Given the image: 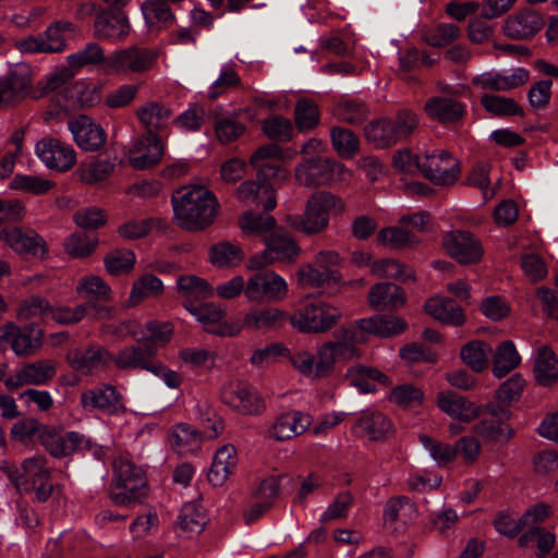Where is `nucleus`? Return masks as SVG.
Returning <instances> with one entry per match:
<instances>
[{
  "mask_svg": "<svg viewBox=\"0 0 558 558\" xmlns=\"http://www.w3.org/2000/svg\"><path fill=\"white\" fill-rule=\"evenodd\" d=\"M492 352V347L488 343L474 340L461 348L460 355L469 367L480 373L487 367Z\"/></svg>",
  "mask_w": 558,
  "mask_h": 558,
  "instance_id": "50",
  "label": "nucleus"
},
{
  "mask_svg": "<svg viewBox=\"0 0 558 558\" xmlns=\"http://www.w3.org/2000/svg\"><path fill=\"white\" fill-rule=\"evenodd\" d=\"M283 149L277 144H268L260 146L250 159L251 165L258 170V175L264 177H278L283 180L289 178V171L279 166L264 163L259 165L260 161L267 159H284Z\"/></svg>",
  "mask_w": 558,
  "mask_h": 558,
  "instance_id": "43",
  "label": "nucleus"
},
{
  "mask_svg": "<svg viewBox=\"0 0 558 558\" xmlns=\"http://www.w3.org/2000/svg\"><path fill=\"white\" fill-rule=\"evenodd\" d=\"M436 404L441 412L465 424L483 414V407L450 390L439 391Z\"/></svg>",
  "mask_w": 558,
  "mask_h": 558,
  "instance_id": "24",
  "label": "nucleus"
},
{
  "mask_svg": "<svg viewBox=\"0 0 558 558\" xmlns=\"http://www.w3.org/2000/svg\"><path fill=\"white\" fill-rule=\"evenodd\" d=\"M160 222L155 218L130 219L120 225L117 232L122 239L134 241L147 236Z\"/></svg>",
  "mask_w": 558,
  "mask_h": 558,
  "instance_id": "60",
  "label": "nucleus"
},
{
  "mask_svg": "<svg viewBox=\"0 0 558 558\" xmlns=\"http://www.w3.org/2000/svg\"><path fill=\"white\" fill-rule=\"evenodd\" d=\"M98 239L96 236H89L85 233L71 234L64 241L65 252L75 258H82L89 256L97 247Z\"/></svg>",
  "mask_w": 558,
  "mask_h": 558,
  "instance_id": "64",
  "label": "nucleus"
},
{
  "mask_svg": "<svg viewBox=\"0 0 558 558\" xmlns=\"http://www.w3.org/2000/svg\"><path fill=\"white\" fill-rule=\"evenodd\" d=\"M111 361L109 351L102 347H89L87 349H73L66 354L70 367L82 374H90L100 366Z\"/></svg>",
  "mask_w": 558,
  "mask_h": 558,
  "instance_id": "32",
  "label": "nucleus"
},
{
  "mask_svg": "<svg viewBox=\"0 0 558 558\" xmlns=\"http://www.w3.org/2000/svg\"><path fill=\"white\" fill-rule=\"evenodd\" d=\"M444 246L460 264L476 263L483 255V247L468 231H451L444 236Z\"/></svg>",
  "mask_w": 558,
  "mask_h": 558,
  "instance_id": "25",
  "label": "nucleus"
},
{
  "mask_svg": "<svg viewBox=\"0 0 558 558\" xmlns=\"http://www.w3.org/2000/svg\"><path fill=\"white\" fill-rule=\"evenodd\" d=\"M31 76L26 71L13 70L0 78V107L21 101L29 92Z\"/></svg>",
  "mask_w": 558,
  "mask_h": 558,
  "instance_id": "31",
  "label": "nucleus"
},
{
  "mask_svg": "<svg viewBox=\"0 0 558 558\" xmlns=\"http://www.w3.org/2000/svg\"><path fill=\"white\" fill-rule=\"evenodd\" d=\"M35 153L48 169L58 172L70 170L76 162L74 148L54 137H44L38 141Z\"/></svg>",
  "mask_w": 558,
  "mask_h": 558,
  "instance_id": "16",
  "label": "nucleus"
},
{
  "mask_svg": "<svg viewBox=\"0 0 558 558\" xmlns=\"http://www.w3.org/2000/svg\"><path fill=\"white\" fill-rule=\"evenodd\" d=\"M342 312L337 306L323 302H310L299 307L290 317L294 329L303 333H324L341 319Z\"/></svg>",
  "mask_w": 558,
  "mask_h": 558,
  "instance_id": "5",
  "label": "nucleus"
},
{
  "mask_svg": "<svg viewBox=\"0 0 558 558\" xmlns=\"http://www.w3.org/2000/svg\"><path fill=\"white\" fill-rule=\"evenodd\" d=\"M330 141L333 149L342 158H352L359 151V138L351 130L342 126L331 128Z\"/></svg>",
  "mask_w": 558,
  "mask_h": 558,
  "instance_id": "51",
  "label": "nucleus"
},
{
  "mask_svg": "<svg viewBox=\"0 0 558 558\" xmlns=\"http://www.w3.org/2000/svg\"><path fill=\"white\" fill-rule=\"evenodd\" d=\"M341 345L337 343H323L315 353L300 348L292 352L289 351V357L292 368L305 378L317 380L329 377L335 368V356H343Z\"/></svg>",
  "mask_w": 558,
  "mask_h": 558,
  "instance_id": "3",
  "label": "nucleus"
},
{
  "mask_svg": "<svg viewBox=\"0 0 558 558\" xmlns=\"http://www.w3.org/2000/svg\"><path fill=\"white\" fill-rule=\"evenodd\" d=\"M351 177L347 167L331 159H307L295 168V180L305 186H318Z\"/></svg>",
  "mask_w": 558,
  "mask_h": 558,
  "instance_id": "8",
  "label": "nucleus"
},
{
  "mask_svg": "<svg viewBox=\"0 0 558 558\" xmlns=\"http://www.w3.org/2000/svg\"><path fill=\"white\" fill-rule=\"evenodd\" d=\"M170 447L179 454L195 453L202 445L201 433L186 423H179L171 427L168 435Z\"/></svg>",
  "mask_w": 558,
  "mask_h": 558,
  "instance_id": "37",
  "label": "nucleus"
},
{
  "mask_svg": "<svg viewBox=\"0 0 558 558\" xmlns=\"http://www.w3.org/2000/svg\"><path fill=\"white\" fill-rule=\"evenodd\" d=\"M368 302L377 310H395L405 302L403 290L391 282L376 283L368 292Z\"/></svg>",
  "mask_w": 558,
  "mask_h": 558,
  "instance_id": "42",
  "label": "nucleus"
},
{
  "mask_svg": "<svg viewBox=\"0 0 558 558\" xmlns=\"http://www.w3.org/2000/svg\"><path fill=\"white\" fill-rule=\"evenodd\" d=\"M371 272L378 278H392L400 281L414 279V274L407 265L396 259H380L371 265Z\"/></svg>",
  "mask_w": 558,
  "mask_h": 558,
  "instance_id": "57",
  "label": "nucleus"
},
{
  "mask_svg": "<svg viewBox=\"0 0 558 558\" xmlns=\"http://www.w3.org/2000/svg\"><path fill=\"white\" fill-rule=\"evenodd\" d=\"M366 140L376 147H388L397 143L392 131V120L383 119L368 123L365 126Z\"/></svg>",
  "mask_w": 558,
  "mask_h": 558,
  "instance_id": "58",
  "label": "nucleus"
},
{
  "mask_svg": "<svg viewBox=\"0 0 558 558\" xmlns=\"http://www.w3.org/2000/svg\"><path fill=\"white\" fill-rule=\"evenodd\" d=\"M179 295L183 299V305L194 304L211 298L215 294L214 288L207 280L195 275H181L177 279Z\"/></svg>",
  "mask_w": 558,
  "mask_h": 558,
  "instance_id": "39",
  "label": "nucleus"
},
{
  "mask_svg": "<svg viewBox=\"0 0 558 558\" xmlns=\"http://www.w3.org/2000/svg\"><path fill=\"white\" fill-rule=\"evenodd\" d=\"M130 33V21L121 11H105L94 22V36L99 40L121 43Z\"/></svg>",
  "mask_w": 558,
  "mask_h": 558,
  "instance_id": "27",
  "label": "nucleus"
},
{
  "mask_svg": "<svg viewBox=\"0 0 558 558\" xmlns=\"http://www.w3.org/2000/svg\"><path fill=\"white\" fill-rule=\"evenodd\" d=\"M174 219L186 230L211 225L218 208L216 196L203 186L183 187L172 196Z\"/></svg>",
  "mask_w": 558,
  "mask_h": 558,
  "instance_id": "1",
  "label": "nucleus"
},
{
  "mask_svg": "<svg viewBox=\"0 0 558 558\" xmlns=\"http://www.w3.org/2000/svg\"><path fill=\"white\" fill-rule=\"evenodd\" d=\"M135 263L136 256L134 252L128 248L116 250L109 253L104 259L106 270L111 276H121L131 272Z\"/></svg>",
  "mask_w": 558,
  "mask_h": 558,
  "instance_id": "59",
  "label": "nucleus"
},
{
  "mask_svg": "<svg viewBox=\"0 0 558 558\" xmlns=\"http://www.w3.org/2000/svg\"><path fill=\"white\" fill-rule=\"evenodd\" d=\"M141 11L149 26H168L174 21V15L169 5L160 0H145L141 5Z\"/></svg>",
  "mask_w": 558,
  "mask_h": 558,
  "instance_id": "55",
  "label": "nucleus"
},
{
  "mask_svg": "<svg viewBox=\"0 0 558 558\" xmlns=\"http://www.w3.org/2000/svg\"><path fill=\"white\" fill-rule=\"evenodd\" d=\"M0 240L23 257L44 258L48 252L45 239L31 228L4 227L0 231Z\"/></svg>",
  "mask_w": 558,
  "mask_h": 558,
  "instance_id": "13",
  "label": "nucleus"
},
{
  "mask_svg": "<svg viewBox=\"0 0 558 558\" xmlns=\"http://www.w3.org/2000/svg\"><path fill=\"white\" fill-rule=\"evenodd\" d=\"M313 416L306 412L291 410L278 415L268 429L269 438L286 441L303 435L313 425Z\"/></svg>",
  "mask_w": 558,
  "mask_h": 558,
  "instance_id": "21",
  "label": "nucleus"
},
{
  "mask_svg": "<svg viewBox=\"0 0 558 558\" xmlns=\"http://www.w3.org/2000/svg\"><path fill=\"white\" fill-rule=\"evenodd\" d=\"M154 356L155 351L150 347L144 348L136 344L120 350L114 356H111V361L120 369L142 368L148 372Z\"/></svg>",
  "mask_w": 558,
  "mask_h": 558,
  "instance_id": "38",
  "label": "nucleus"
},
{
  "mask_svg": "<svg viewBox=\"0 0 558 558\" xmlns=\"http://www.w3.org/2000/svg\"><path fill=\"white\" fill-rule=\"evenodd\" d=\"M9 186L12 190H19L33 195H44L49 193L56 186V183L39 175L15 174Z\"/></svg>",
  "mask_w": 558,
  "mask_h": 558,
  "instance_id": "52",
  "label": "nucleus"
},
{
  "mask_svg": "<svg viewBox=\"0 0 558 558\" xmlns=\"http://www.w3.org/2000/svg\"><path fill=\"white\" fill-rule=\"evenodd\" d=\"M165 291L163 282L153 274H144L134 280L128 299L129 306H136L144 300L160 296Z\"/></svg>",
  "mask_w": 558,
  "mask_h": 558,
  "instance_id": "46",
  "label": "nucleus"
},
{
  "mask_svg": "<svg viewBox=\"0 0 558 558\" xmlns=\"http://www.w3.org/2000/svg\"><path fill=\"white\" fill-rule=\"evenodd\" d=\"M80 404L87 412L98 410L108 414H119L126 410L122 395L116 387L107 384L84 391Z\"/></svg>",
  "mask_w": 558,
  "mask_h": 558,
  "instance_id": "19",
  "label": "nucleus"
},
{
  "mask_svg": "<svg viewBox=\"0 0 558 558\" xmlns=\"http://www.w3.org/2000/svg\"><path fill=\"white\" fill-rule=\"evenodd\" d=\"M262 130L266 136L278 142H289L293 137L292 122L282 116H271L262 122Z\"/></svg>",
  "mask_w": 558,
  "mask_h": 558,
  "instance_id": "61",
  "label": "nucleus"
},
{
  "mask_svg": "<svg viewBox=\"0 0 558 558\" xmlns=\"http://www.w3.org/2000/svg\"><path fill=\"white\" fill-rule=\"evenodd\" d=\"M366 330L359 326V319L354 325L341 327L335 332L337 340L326 341L325 343H337L341 345V352L344 351L343 356H335L336 363H348L352 360L361 357V350L357 348L359 343L366 341Z\"/></svg>",
  "mask_w": 558,
  "mask_h": 558,
  "instance_id": "33",
  "label": "nucleus"
},
{
  "mask_svg": "<svg viewBox=\"0 0 558 558\" xmlns=\"http://www.w3.org/2000/svg\"><path fill=\"white\" fill-rule=\"evenodd\" d=\"M298 283L302 288H320L340 283L342 277L337 269H323L314 263L302 265L298 272Z\"/></svg>",
  "mask_w": 558,
  "mask_h": 558,
  "instance_id": "41",
  "label": "nucleus"
},
{
  "mask_svg": "<svg viewBox=\"0 0 558 558\" xmlns=\"http://www.w3.org/2000/svg\"><path fill=\"white\" fill-rule=\"evenodd\" d=\"M544 20L535 11L524 9L508 16L504 24V34L512 39H527L541 31Z\"/></svg>",
  "mask_w": 558,
  "mask_h": 558,
  "instance_id": "29",
  "label": "nucleus"
},
{
  "mask_svg": "<svg viewBox=\"0 0 558 558\" xmlns=\"http://www.w3.org/2000/svg\"><path fill=\"white\" fill-rule=\"evenodd\" d=\"M294 121L300 132H307L315 129L320 121V113L315 101L302 98L294 109Z\"/></svg>",
  "mask_w": 558,
  "mask_h": 558,
  "instance_id": "53",
  "label": "nucleus"
},
{
  "mask_svg": "<svg viewBox=\"0 0 558 558\" xmlns=\"http://www.w3.org/2000/svg\"><path fill=\"white\" fill-rule=\"evenodd\" d=\"M424 111L432 120L449 124L462 119L465 113V106L457 99L436 96L426 101Z\"/></svg>",
  "mask_w": 558,
  "mask_h": 558,
  "instance_id": "34",
  "label": "nucleus"
},
{
  "mask_svg": "<svg viewBox=\"0 0 558 558\" xmlns=\"http://www.w3.org/2000/svg\"><path fill=\"white\" fill-rule=\"evenodd\" d=\"M163 154L165 144L161 136L144 133L133 141L128 162L136 170H145L158 165Z\"/></svg>",
  "mask_w": 558,
  "mask_h": 558,
  "instance_id": "17",
  "label": "nucleus"
},
{
  "mask_svg": "<svg viewBox=\"0 0 558 558\" xmlns=\"http://www.w3.org/2000/svg\"><path fill=\"white\" fill-rule=\"evenodd\" d=\"M288 292V282L274 270L256 272L246 280L245 298L252 303L282 301Z\"/></svg>",
  "mask_w": 558,
  "mask_h": 558,
  "instance_id": "9",
  "label": "nucleus"
},
{
  "mask_svg": "<svg viewBox=\"0 0 558 558\" xmlns=\"http://www.w3.org/2000/svg\"><path fill=\"white\" fill-rule=\"evenodd\" d=\"M420 441L438 466H446L458 457L454 445L435 440L427 435H420Z\"/></svg>",
  "mask_w": 558,
  "mask_h": 558,
  "instance_id": "54",
  "label": "nucleus"
},
{
  "mask_svg": "<svg viewBox=\"0 0 558 558\" xmlns=\"http://www.w3.org/2000/svg\"><path fill=\"white\" fill-rule=\"evenodd\" d=\"M351 433L361 440L383 442L395 435V427L385 413L366 409L356 414L351 426Z\"/></svg>",
  "mask_w": 558,
  "mask_h": 558,
  "instance_id": "10",
  "label": "nucleus"
},
{
  "mask_svg": "<svg viewBox=\"0 0 558 558\" xmlns=\"http://www.w3.org/2000/svg\"><path fill=\"white\" fill-rule=\"evenodd\" d=\"M236 198L245 205H256L265 210H272L276 205L275 192L264 181L248 180L239 185L235 191Z\"/></svg>",
  "mask_w": 558,
  "mask_h": 558,
  "instance_id": "35",
  "label": "nucleus"
},
{
  "mask_svg": "<svg viewBox=\"0 0 558 558\" xmlns=\"http://www.w3.org/2000/svg\"><path fill=\"white\" fill-rule=\"evenodd\" d=\"M483 413L488 414L472 427V432L485 441L507 442L514 434L508 423L511 413L505 407L489 403L483 408Z\"/></svg>",
  "mask_w": 558,
  "mask_h": 558,
  "instance_id": "11",
  "label": "nucleus"
},
{
  "mask_svg": "<svg viewBox=\"0 0 558 558\" xmlns=\"http://www.w3.org/2000/svg\"><path fill=\"white\" fill-rule=\"evenodd\" d=\"M147 482L143 471L130 460L119 457L113 461L110 497L117 505H128L146 495Z\"/></svg>",
  "mask_w": 558,
  "mask_h": 558,
  "instance_id": "4",
  "label": "nucleus"
},
{
  "mask_svg": "<svg viewBox=\"0 0 558 558\" xmlns=\"http://www.w3.org/2000/svg\"><path fill=\"white\" fill-rule=\"evenodd\" d=\"M287 318V313L277 307H254L245 314L243 325L255 330L274 329L280 327Z\"/></svg>",
  "mask_w": 558,
  "mask_h": 558,
  "instance_id": "44",
  "label": "nucleus"
},
{
  "mask_svg": "<svg viewBox=\"0 0 558 558\" xmlns=\"http://www.w3.org/2000/svg\"><path fill=\"white\" fill-rule=\"evenodd\" d=\"M57 374V364L50 360H39L27 363L15 371L4 380L9 390L24 386H44L50 383Z\"/></svg>",
  "mask_w": 558,
  "mask_h": 558,
  "instance_id": "18",
  "label": "nucleus"
},
{
  "mask_svg": "<svg viewBox=\"0 0 558 558\" xmlns=\"http://www.w3.org/2000/svg\"><path fill=\"white\" fill-rule=\"evenodd\" d=\"M156 61V53L149 49L130 46L107 57V66L118 74H140L149 71Z\"/></svg>",
  "mask_w": 558,
  "mask_h": 558,
  "instance_id": "12",
  "label": "nucleus"
},
{
  "mask_svg": "<svg viewBox=\"0 0 558 558\" xmlns=\"http://www.w3.org/2000/svg\"><path fill=\"white\" fill-rule=\"evenodd\" d=\"M240 228L245 234L266 235L276 230V220L270 215L246 211L239 220Z\"/></svg>",
  "mask_w": 558,
  "mask_h": 558,
  "instance_id": "56",
  "label": "nucleus"
},
{
  "mask_svg": "<svg viewBox=\"0 0 558 558\" xmlns=\"http://www.w3.org/2000/svg\"><path fill=\"white\" fill-rule=\"evenodd\" d=\"M221 401L240 414L253 415L264 411V401L248 384L232 380L226 383L220 390Z\"/></svg>",
  "mask_w": 558,
  "mask_h": 558,
  "instance_id": "14",
  "label": "nucleus"
},
{
  "mask_svg": "<svg viewBox=\"0 0 558 558\" xmlns=\"http://www.w3.org/2000/svg\"><path fill=\"white\" fill-rule=\"evenodd\" d=\"M206 522V515L202 508L194 502L184 505L178 519L181 530L196 534L204 530Z\"/></svg>",
  "mask_w": 558,
  "mask_h": 558,
  "instance_id": "62",
  "label": "nucleus"
},
{
  "mask_svg": "<svg viewBox=\"0 0 558 558\" xmlns=\"http://www.w3.org/2000/svg\"><path fill=\"white\" fill-rule=\"evenodd\" d=\"M521 363V357L512 341H502L496 349L493 357V374L497 378H502Z\"/></svg>",
  "mask_w": 558,
  "mask_h": 558,
  "instance_id": "48",
  "label": "nucleus"
},
{
  "mask_svg": "<svg viewBox=\"0 0 558 558\" xmlns=\"http://www.w3.org/2000/svg\"><path fill=\"white\" fill-rule=\"evenodd\" d=\"M533 372L542 386H550L558 380V357L551 349L542 347L537 350Z\"/></svg>",
  "mask_w": 558,
  "mask_h": 558,
  "instance_id": "47",
  "label": "nucleus"
},
{
  "mask_svg": "<svg viewBox=\"0 0 558 558\" xmlns=\"http://www.w3.org/2000/svg\"><path fill=\"white\" fill-rule=\"evenodd\" d=\"M113 169L114 163L109 160L93 159L82 163L78 173L83 182L93 184L109 178Z\"/></svg>",
  "mask_w": 558,
  "mask_h": 558,
  "instance_id": "63",
  "label": "nucleus"
},
{
  "mask_svg": "<svg viewBox=\"0 0 558 558\" xmlns=\"http://www.w3.org/2000/svg\"><path fill=\"white\" fill-rule=\"evenodd\" d=\"M461 169L456 157L446 150H438L423 156L422 174L434 184L451 185Z\"/></svg>",
  "mask_w": 558,
  "mask_h": 558,
  "instance_id": "15",
  "label": "nucleus"
},
{
  "mask_svg": "<svg viewBox=\"0 0 558 558\" xmlns=\"http://www.w3.org/2000/svg\"><path fill=\"white\" fill-rule=\"evenodd\" d=\"M344 208L341 198L328 192H318L307 199L303 214L288 215L286 222L296 231L313 235L328 228L330 214H342Z\"/></svg>",
  "mask_w": 558,
  "mask_h": 558,
  "instance_id": "2",
  "label": "nucleus"
},
{
  "mask_svg": "<svg viewBox=\"0 0 558 558\" xmlns=\"http://www.w3.org/2000/svg\"><path fill=\"white\" fill-rule=\"evenodd\" d=\"M425 311L442 324L461 326L465 322L463 310L451 299L432 298L425 303Z\"/></svg>",
  "mask_w": 558,
  "mask_h": 558,
  "instance_id": "40",
  "label": "nucleus"
},
{
  "mask_svg": "<svg viewBox=\"0 0 558 558\" xmlns=\"http://www.w3.org/2000/svg\"><path fill=\"white\" fill-rule=\"evenodd\" d=\"M186 310L202 324L204 330L209 333L222 337L240 333V327L225 322L226 311L214 303L201 305L186 304Z\"/></svg>",
  "mask_w": 558,
  "mask_h": 558,
  "instance_id": "20",
  "label": "nucleus"
},
{
  "mask_svg": "<svg viewBox=\"0 0 558 558\" xmlns=\"http://www.w3.org/2000/svg\"><path fill=\"white\" fill-rule=\"evenodd\" d=\"M359 326L368 335L388 338L399 335L405 330L407 324L403 319L392 315H375L368 318L359 319Z\"/></svg>",
  "mask_w": 558,
  "mask_h": 558,
  "instance_id": "45",
  "label": "nucleus"
},
{
  "mask_svg": "<svg viewBox=\"0 0 558 558\" xmlns=\"http://www.w3.org/2000/svg\"><path fill=\"white\" fill-rule=\"evenodd\" d=\"M89 308H95L97 311V316L99 318H105L110 315V310L107 307H97L93 303L80 304L74 307L69 306H58L51 307V316L50 319L54 320L61 325H70L76 324L83 320Z\"/></svg>",
  "mask_w": 558,
  "mask_h": 558,
  "instance_id": "49",
  "label": "nucleus"
},
{
  "mask_svg": "<svg viewBox=\"0 0 558 558\" xmlns=\"http://www.w3.org/2000/svg\"><path fill=\"white\" fill-rule=\"evenodd\" d=\"M238 464L236 449L232 445L220 447L214 458L208 472V481L214 486H221L234 472Z\"/></svg>",
  "mask_w": 558,
  "mask_h": 558,
  "instance_id": "36",
  "label": "nucleus"
},
{
  "mask_svg": "<svg viewBox=\"0 0 558 558\" xmlns=\"http://www.w3.org/2000/svg\"><path fill=\"white\" fill-rule=\"evenodd\" d=\"M3 470L19 492L28 490L29 482L36 485L38 481H45L50 474L46 466V458L43 456L27 458L21 466L7 465Z\"/></svg>",
  "mask_w": 558,
  "mask_h": 558,
  "instance_id": "23",
  "label": "nucleus"
},
{
  "mask_svg": "<svg viewBox=\"0 0 558 558\" xmlns=\"http://www.w3.org/2000/svg\"><path fill=\"white\" fill-rule=\"evenodd\" d=\"M344 379L362 393H372L377 390L378 386L388 387L392 384L386 374L363 364L350 366L344 374Z\"/></svg>",
  "mask_w": 558,
  "mask_h": 558,
  "instance_id": "28",
  "label": "nucleus"
},
{
  "mask_svg": "<svg viewBox=\"0 0 558 558\" xmlns=\"http://www.w3.org/2000/svg\"><path fill=\"white\" fill-rule=\"evenodd\" d=\"M68 129L74 142L82 149L95 151L106 143V132L87 116L81 114L68 121Z\"/></svg>",
  "mask_w": 558,
  "mask_h": 558,
  "instance_id": "26",
  "label": "nucleus"
},
{
  "mask_svg": "<svg viewBox=\"0 0 558 558\" xmlns=\"http://www.w3.org/2000/svg\"><path fill=\"white\" fill-rule=\"evenodd\" d=\"M39 437L45 449L56 458L68 457L76 450L90 447V440L77 432L61 433L45 427Z\"/></svg>",
  "mask_w": 558,
  "mask_h": 558,
  "instance_id": "22",
  "label": "nucleus"
},
{
  "mask_svg": "<svg viewBox=\"0 0 558 558\" xmlns=\"http://www.w3.org/2000/svg\"><path fill=\"white\" fill-rule=\"evenodd\" d=\"M135 116L146 134L160 135L168 125L172 110L162 102L150 100L138 106Z\"/></svg>",
  "mask_w": 558,
  "mask_h": 558,
  "instance_id": "30",
  "label": "nucleus"
},
{
  "mask_svg": "<svg viewBox=\"0 0 558 558\" xmlns=\"http://www.w3.org/2000/svg\"><path fill=\"white\" fill-rule=\"evenodd\" d=\"M265 250L250 257L246 267L259 270L275 263H293L301 254V247L283 229H276L264 238Z\"/></svg>",
  "mask_w": 558,
  "mask_h": 558,
  "instance_id": "6",
  "label": "nucleus"
},
{
  "mask_svg": "<svg viewBox=\"0 0 558 558\" xmlns=\"http://www.w3.org/2000/svg\"><path fill=\"white\" fill-rule=\"evenodd\" d=\"M75 32L76 27L72 22L56 21L41 34L19 40L16 47L23 53H59L66 49L68 40Z\"/></svg>",
  "mask_w": 558,
  "mask_h": 558,
  "instance_id": "7",
  "label": "nucleus"
}]
</instances>
